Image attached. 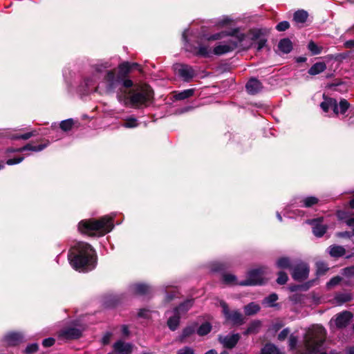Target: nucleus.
Segmentation results:
<instances>
[{
	"label": "nucleus",
	"instance_id": "obj_63",
	"mask_svg": "<svg viewBox=\"0 0 354 354\" xmlns=\"http://www.w3.org/2000/svg\"><path fill=\"white\" fill-rule=\"evenodd\" d=\"M337 215L341 220L347 218V213L344 211H338Z\"/></svg>",
	"mask_w": 354,
	"mask_h": 354
},
{
	"label": "nucleus",
	"instance_id": "obj_23",
	"mask_svg": "<svg viewBox=\"0 0 354 354\" xmlns=\"http://www.w3.org/2000/svg\"><path fill=\"white\" fill-rule=\"evenodd\" d=\"M150 287L145 283H135L131 286L130 290L132 293L144 295L149 292Z\"/></svg>",
	"mask_w": 354,
	"mask_h": 354
},
{
	"label": "nucleus",
	"instance_id": "obj_24",
	"mask_svg": "<svg viewBox=\"0 0 354 354\" xmlns=\"http://www.w3.org/2000/svg\"><path fill=\"white\" fill-rule=\"evenodd\" d=\"M49 143L50 142L48 141H47L46 143L42 144V145H39L38 146H33L31 144H27L26 145H25L23 147L18 148V149H13V150H10V151H19V152H21V151H32L38 152V151H42L46 147H47L48 146Z\"/></svg>",
	"mask_w": 354,
	"mask_h": 354
},
{
	"label": "nucleus",
	"instance_id": "obj_30",
	"mask_svg": "<svg viewBox=\"0 0 354 354\" xmlns=\"http://www.w3.org/2000/svg\"><path fill=\"white\" fill-rule=\"evenodd\" d=\"M326 68V65L324 62H317L313 64L308 70V73L312 75H315L324 71Z\"/></svg>",
	"mask_w": 354,
	"mask_h": 354
},
{
	"label": "nucleus",
	"instance_id": "obj_48",
	"mask_svg": "<svg viewBox=\"0 0 354 354\" xmlns=\"http://www.w3.org/2000/svg\"><path fill=\"white\" fill-rule=\"evenodd\" d=\"M288 279V277L286 272H279L278 273V277L277 279V283H279L280 285H283L287 282Z\"/></svg>",
	"mask_w": 354,
	"mask_h": 354
},
{
	"label": "nucleus",
	"instance_id": "obj_51",
	"mask_svg": "<svg viewBox=\"0 0 354 354\" xmlns=\"http://www.w3.org/2000/svg\"><path fill=\"white\" fill-rule=\"evenodd\" d=\"M289 26L290 24L287 21H283L277 25L276 29L278 31H285L289 28Z\"/></svg>",
	"mask_w": 354,
	"mask_h": 354
},
{
	"label": "nucleus",
	"instance_id": "obj_22",
	"mask_svg": "<svg viewBox=\"0 0 354 354\" xmlns=\"http://www.w3.org/2000/svg\"><path fill=\"white\" fill-rule=\"evenodd\" d=\"M319 202V199L315 196H306L297 198L295 202L299 207H310Z\"/></svg>",
	"mask_w": 354,
	"mask_h": 354
},
{
	"label": "nucleus",
	"instance_id": "obj_28",
	"mask_svg": "<svg viewBox=\"0 0 354 354\" xmlns=\"http://www.w3.org/2000/svg\"><path fill=\"white\" fill-rule=\"evenodd\" d=\"M279 49L283 53H289L292 49V42L289 39H283L278 44Z\"/></svg>",
	"mask_w": 354,
	"mask_h": 354
},
{
	"label": "nucleus",
	"instance_id": "obj_36",
	"mask_svg": "<svg viewBox=\"0 0 354 354\" xmlns=\"http://www.w3.org/2000/svg\"><path fill=\"white\" fill-rule=\"evenodd\" d=\"M308 12L304 10H297L294 14V20L296 23H304L308 18Z\"/></svg>",
	"mask_w": 354,
	"mask_h": 354
},
{
	"label": "nucleus",
	"instance_id": "obj_47",
	"mask_svg": "<svg viewBox=\"0 0 354 354\" xmlns=\"http://www.w3.org/2000/svg\"><path fill=\"white\" fill-rule=\"evenodd\" d=\"M36 131H32V132H29V133H24V134H21V135H14V136H12L10 138L12 139H22V140H28L30 138H31L32 136L36 135Z\"/></svg>",
	"mask_w": 354,
	"mask_h": 354
},
{
	"label": "nucleus",
	"instance_id": "obj_61",
	"mask_svg": "<svg viewBox=\"0 0 354 354\" xmlns=\"http://www.w3.org/2000/svg\"><path fill=\"white\" fill-rule=\"evenodd\" d=\"M346 223L349 227H353L352 234L354 236V218H348L346 220Z\"/></svg>",
	"mask_w": 354,
	"mask_h": 354
},
{
	"label": "nucleus",
	"instance_id": "obj_6",
	"mask_svg": "<svg viewBox=\"0 0 354 354\" xmlns=\"http://www.w3.org/2000/svg\"><path fill=\"white\" fill-rule=\"evenodd\" d=\"M326 330L322 326H317L308 333L304 338L306 354H313L319 351L325 340Z\"/></svg>",
	"mask_w": 354,
	"mask_h": 354
},
{
	"label": "nucleus",
	"instance_id": "obj_54",
	"mask_svg": "<svg viewBox=\"0 0 354 354\" xmlns=\"http://www.w3.org/2000/svg\"><path fill=\"white\" fill-rule=\"evenodd\" d=\"M23 160H24V157H18L16 158H10V159L7 160L6 164L8 165H12L20 163L21 162L23 161Z\"/></svg>",
	"mask_w": 354,
	"mask_h": 354
},
{
	"label": "nucleus",
	"instance_id": "obj_49",
	"mask_svg": "<svg viewBox=\"0 0 354 354\" xmlns=\"http://www.w3.org/2000/svg\"><path fill=\"white\" fill-rule=\"evenodd\" d=\"M342 279V277L339 276L334 277L326 283V286L328 288L334 287L339 284L341 282Z\"/></svg>",
	"mask_w": 354,
	"mask_h": 354
},
{
	"label": "nucleus",
	"instance_id": "obj_41",
	"mask_svg": "<svg viewBox=\"0 0 354 354\" xmlns=\"http://www.w3.org/2000/svg\"><path fill=\"white\" fill-rule=\"evenodd\" d=\"M277 299V295L275 293H272L264 298V299L263 300V304L267 305L268 306L270 307H272L275 306L274 303Z\"/></svg>",
	"mask_w": 354,
	"mask_h": 354
},
{
	"label": "nucleus",
	"instance_id": "obj_9",
	"mask_svg": "<svg viewBox=\"0 0 354 354\" xmlns=\"http://www.w3.org/2000/svg\"><path fill=\"white\" fill-rule=\"evenodd\" d=\"M249 37L252 40V47L254 46L258 51L261 50L267 42L263 32L260 29H251L249 30Z\"/></svg>",
	"mask_w": 354,
	"mask_h": 354
},
{
	"label": "nucleus",
	"instance_id": "obj_26",
	"mask_svg": "<svg viewBox=\"0 0 354 354\" xmlns=\"http://www.w3.org/2000/svg\"><path fill=\"white\" fill-rule=\"evenodd\" d=\"M353 299V295L350 292H339L334 297L335 303L337 305H342L343 304L350 301Z\"/></svg>",
	"mask_w": 354,
	"mask_h": 354
},
{
	"label": "nucleus",
	"instance_id": "obj_33",
	"mask_svg": "<svg viewBox=\"0 0 354 354\" xmlns=\"http://www.w3.org/2000/svg\"><path fill=\"white\" fill-rule=\"evenodd\" d=\"M260 354H282L279 349L272 344H266L261 349Z\"/></svg>",
	"mask_w": 354,
	"mask_h": 354
},
{
	"label": "nucleus",
	"instance_id": "obj_13",
	"mask_svg": "<svg viewBox=\"0 0 354 354\" xmlns=\"http://www.w3.org/2000/svg\"><path fill=\"white\" fill-rule=\"evenodd\" d=\"M322 218L308 220L306 221L307 223L313 225V232L317 237H322L327 230V226L322 225Z\"/></svg>",
	"mask_w": 354,
	"mask_h": 354
},
{
	"label": "nucleus",
	"instance_id": "obj_56",
	"mask_svg": "<svg viewBox=\"0 0 354 354\" xmlns=\"http://www.w3.org/2000/svg\"><path fill=\"white\" fill-rule=\"evenodd\" d=\"M55 344V339L53 337H48L46 339H44L42 342V345L44 347H50L53 346Z\"/></svg>",
	"mask_w": 354,
	"mask_h": 354
},
{
	"label": "nucleus",
	"instance_id": "obj_55",
	"mask_svg": "<svg viewBox=\"0 0 354 354\" xmlns=\"http://www.w3.org/2000/svg\"><path fill=\"white\" fill-rule=\"evenodd\" d=\"M343 274L348 277L354 276V266L344 268Z\"/></svg>",
	"mask_w": 354,
	"mask_h": 354
},
{
	"label": "nucleus",
	"instance_id": "obj_27",
	"mask_svg": "<svg viewBox=\"0 0 354 354\" xmlns=\"http://www.w3.org/2000/svg\"><path fill=\"white\" fill-rule=\"evenodd\" d=\"M124 122L121 126L127 129L136 128L139 125L137 118L134 116H129L123 118Z\"/></svg>",
	"mask_w": 354,
	"mask_h": 354
},
{
	"label": "nucleus",
	"instance_id": "obj_8",
	"mask_svg": "<svg viewBox=\"0 0 354 354\" xmlns=\"http://www.w3.org/2000/svg\"><path fill=\"white\" fill-rule=\"evenodd\" d=\"M227 40L218 42L213 49L216 55H222L232 52L237 48L236 43L233 37H228Z\"/></svg>",
	"mask_w": 354,
	"mask_h": 354
},
{
	"label": "nucleus",
	"instance_id": "obj_59",
	"mask_svg": "<svg viewBox=\"0 0 354 354\" xmlns=\"http://www.w3.org/2000/svg\"><path fill=\"white\" fill-rule=\"evenodd\" d=\"M112 337V333L110 332H106L102 339V342L103 344H108L110 342L111 338Z\"/></svg>",
	"mask_w": 354,
	"mask_h": 354
},
{
	"label": "nucleus",
	"instance_id": "obj_35",
	"mask_svg": "<svg viewBox=\"0 0 354 354\" xmlns=\"http://www.w3.org/2000/svg\"><path fill=\"white\" fill-rule=\"evenodd\" d=\"M260 310L259 306L254 303L251 302L244 307V312L247 315H252L256 314Z\"/></svg>",
	"mask_w": 354,
	"mask_h": 354
},
{
	"label": "nucleus",
	"instance_id": "obj_17",
	"mask_svg": "<svg viewBox=\"0 0 354 354\" xmlns=\"http://www.w3.org/2000/svg\"><path fill=\"white\" fill-rule=\"evenodd\" d=\"M133 346L130 343L119 340L113 344V351L118 354H131Z\"/></svg>",
	"mask_w": 354,
	"mask_h": 354
},
{
	"label": "nucleus",
	"instance_id": "obj_39",
	"mask_svg": "<svg viewBox=\"0 0 354 354\" xmlns=\"http://www.w3.org/2000/svg\"><path fill=\"white\" fill-rule=\"evenodd\" d=\"M233 20L228 16H223L222 17L217 19L216 25L218 27L223 28L232 24Z\"/></svg>",
	"mask_w": 354,
	"mask_h": 354
},
{
	"label": "nucleus",
	"instance_id": "obj_52",
	"mask_svg": "<svg viewBox=\"0 0 354 354\" xmlns=\"http://www.w3.org/2000/svg\"><path fill=\"white\" fill-rule=\"evenodd\" d=\"M289 347L291 350L295 349L298 342V339L296 336L290 335L289 337Z\"/></svg>",
	"mask_w": 354,
	"mask_h": 354
},
{
	"label": "nucleus",
	"instance_id": "obj_7",
	"mask_svg": "<svg viewBox=\"0 0 354 354\" xmlns=\"http://www.w3.org/2000/svg\"><path fill=\"white\" fill-rule=\"evenodd\" d=\"M267 273V269L259 268L248 272L247 279L240 281L241 286H257L264 283L263 276Z\"/></svg>",
	"mask_w": 354,
	"mask_h": 354
},
{
	"label": "nucleus",
	"instance_id": "obj_46",
	"mask_svg": "<svg viewBox=\"0 0 354 354\" xmlns=\"http://www.w3.org/2000/svg\"><path fill=\"white\" fill-rule=\"evenodd\" d=\"M349 107L348 102L342 99L340 100L339 104H338V111L339 113L344 114L346 113V111L348 110Z\"/></svg>",
	"mask_w": 354,
	"mask_h": 354
},
{
	"label": "nucleus",
	"instance_id": "obj_29",
	"mask_svg": "<svg viewBox=\"0 0 354 354\" xmlns=\"http://www.w3.org/2000/svg\"><path fill=\"white\" fill-rule=\"evenodd\" d=\"M194 300L193 299H187L183 303L180 304L178 307L175 308L174 310H177L179 313L183 315L185 314L193 306Z\"/></svg>",
	"mask_w": 354,
	"mask_h": 354
},
{
	"label": "nucleus",
	"instance_id": "obj_50",
	"mask_svg": "<svg viewBox=\"0 0 354 354\" xmlns=\"http://www.w3.org/2000/svg\"><path fill=\"white\" fill-rule=\"evenodd\" d=\"M38 350V344L36 343L29 344L25 349L26 354H32Z\"/></svg>",
	"mask_w": 354,
	"mask_h": 354
},
{
	"label": "nucleus",
	"instance_id": "obj_4",
	"mask_svg": "<svg viewBox=\"0 0 354 354\" xmlns=\"http://www.w3.org/2000/svg\"><path fill=\"white\" fill-rule=\"evenodd\" d=\"M153 97V91L149 85L137 86L129 93L127 104L131 107L141 109L148 106Z\"/></svg>",
	"mask_w": 354,
	"mask_h": 354
},
{
	"label": "nucleus",
	"instance_id": "obj_19",
	"mask_svg": "<svg viewBox=\"0 0 354 354\" xmlns=\"http://www.w3.org/2000/svg\"><path fill=\"white\" fill-rule=\"evenodd\" d=\"M320 106L325 112L328 111L331 109L336 115L339 113L338 104L335 99L324 97V100L320 104Z\"/></svg>",
	"mask_w": 354,
	"mask_h": 354
},
{
	"label": "nucleus",
	"instance_id": "obj_10",
	"mask_svg": "<svg viewBox=\"0 0 354 354\" xmlns=\"http://www.w3.org/2000/svg\"><path fill=\"white\" fill-rule=\"evenodd\" d=\"M221 306L222 307L223 313L224 314L226 319L232 322L234 324L237 325H241L244 322L243 316L240 312L237 310L230 312L227 304L224 301L221 302Z\"/></svg>",
	"mask_w": 354,
	"mask_h": 354
},
{
	"label": "nucleus",
	"instance_id": "obj_5",
	"mask_svg": "<svg viewBox=\"0 0 354 354\" xmlns=\"http://www.w3.org/2000/svg\"><path fill=\"white\" fill-rule=\"evenodd\" d=\"M225 37H231L235 39L237 48L243 50H248L252 48V40L249 37V31L244 33L240 31L239 28H236L229 31H222L213 34L207 37V40H219Z\"/></svg>",
	"mask_w": 354,
	"mask_h": 354
},
{
	"label": "nucleus",
	"instance_id": "obj_18",
	"mask_svg": "<svg viewBox=\"0 0 354 354\" xmlns=\"http://www.w3.org/2000/svg\"><path fill=\"white\" fill-rule=\"evenodd\" d=\"M167 314H171L167 320V326L171 330H176L179 325L181 315L177 310L167 312Z\"/></svg>",
	"mask_w": 354,
	"mask_h": 354
},
{
	"label": "nucleus",
	"instance_id": "obj_15",
	"mask_svg": "<svg viewBox=\"0 0 354 354\" xmlns=\"http://www.w3.org/2000/svg\"><path fill=\"white\" fill-rule=\"evenodd\" d=\"M240 336L239 334H233L226 336H219V342L224 347L232 348L236 346L239 342Z\"/></svg>",
	"mask_w": 354,
	"mask_h": 354
},
{
	"label": "nucleus",
	"instance_id": "obj_20",
	"mask_svg": "<svg viewBox=\"0 0 354 354\" xmlns=\"http://www.w3.org/2000/svg\"><path fill=\"white\" fill-rule=\"evenodd\" d=\"M246 90L249 94L255 95L262 89V84L256 78L250 79L245 85Z\"/></svg>",
	"mask_w": 354,
	"mask_h": 354
},
{
	"label": "nucleus",
	"instance_id": "obj_62",
	"mask_svg": "<svg viewBox=\"0 0 354 354\" xmlns=\"http://www.w3.org/2000/svg\"><path fill=\"white\" fill-rule=\"evenodd\" d=\"M353 234L349 232H342L337 234L339 237L342 238H351Z\"/></svg>",
	"mask_w": 354,
	"mask_h": 354
},
{
	"label": "nucleus",
	"instance_id": "obj_11",
	"mask_svg": "<svg viewBox=\"0 0 354 354\" xmlns=\"http://www.w3.org/2000/svg\"><path fill=\"white\" fill-rule=\"evenodd\" d=\"M292 270V277L296 281H304L308 277L309 267L305 263H297Z\"/></svg>",
	"mask_w": 354,
	"mask_h": 354
},
{
	"label": "nucleus",
	"instance_id": "obj_34",
	"mask_svg": "<svg viewBox=\"0 0 354 354\" xmlns=\"http://www.w3.org/2000/svg\"><path fill=\"white\" fill-rule=\"evenodd\" d=\"M261 326V322L260 321H254L250 324L248 329L245 331L244 334L248 335L257 333L259 331Z\"/></svg>",
	"mask_w": 354,
	"mask_h": 354
},
{
	"label": "nucleus",
	"instance_id": "obj_60",
	"mask_svg": "<svg viewBox=\"0 0 354 354\" xmlns=\"http://www.w3.org/2000/svg\"><path fill=\"white\" fill-rule=\"evenodd\" d=\"M224 269V265L221 263H215L212 268L214 272H218Z\"/></svg>",
	"mask_w": 354,
	"mask_h": 354
},
{
	"label": "nucleus",
	"instance_id": "obj_38",
	"mask_svg": "<svg viewBox=\"0 0 354 354\" xmlns=\"http://www.w3.org/2000/svg\"><path fill=\"white\" fill-rule=\"evenodd\" d=\"M223 283L228 285H240V281H238L236 277L234 274H225L222 277Z\"/></svg>",
	"mask_w": 354,
	"mask_h": 354
},
{
	"label": "nucleus",
	"instance_id": "obj_53",
	"mask_svg": "<svg viewBox=\"0 0 354 354\" xmlns=\"http://www.w3.org/2000/svg\"><path fill=\"white\" fill-rule=\"evenodd\" d=\"M177 354H194V351L189 346H185L179 349Z\"/></svg>",
	"mask_w": 354,
	"mask_h": 354
},
{
	"label": "nucleus",
	"instance_id": "obj_2",
	"mask_svg": "<svg viewBox=\"0 0 354 354\" xmlns=\"http://www.w3.org/2000/svg\"><path fill=\"white\" fill-rule=\"evenodd\" d=\"M71 266L79 272H88L93 270L97 264L95 251L85 242L77 243L68 254Z\"/></svg>",
	"mask_w": 354,
	"mask_h": 354
},
{
	"label": "nucleus",
	"instance_id": "obj_25",
	"mask_svg": "<svg viewBox=\"0 0 354 354\" xmlns=\"http://www.w3.org/2000/svg\"><path fill=\"white\" fill-rule=\"evenodd\" d=\"M329 254L335 258L343 257L346 254V250L343 246L332 245L328 248Z\"/></svg>",
	"mask_w": 354,
	"mask_h": 354
},
{
	"label": "nucleus",
	"instance_id": "obj_1",
	"mask_svg": "<svg viewBox=\"0 0 354 354\" xmlns=\"http://www.w3.org/2000/svg\"><path fill=\"white\" fill-rule=\"evenodd\" d=\"M136 64L127 62L120 64L119 72L113 68V65L108 60H99L91 66V75L84 77L80 85V91L84 94L98 92L102 84L107 93H113L120 85L129 88L133 86V81L126 77L132 66Z\"/></svg>",
	"mask_w": 354,
	"mask_h": 354
},
{
	"label": "nucleus",
	"instance_id": "obj_64",
	"mask_svg": "<svg viewBox=\"0 0 354 354\" xmlns=\"http://www.w3.org/2000/svg\"><path fill=\"white\" fill-rule=\"evenodd\" d=\"M177 293L178 292L176 290H174L171 294H167L166 297L167 301H170L174 297L176 296Z\"/></svg>",
	"mask_w": 354,
	"mask_h": 354
},
{
	"label": "nucleus",
	"instance_id": "obj_43",
	"mask_svg": "<svg viewBox=\"0 0 354 354\" xmlns=\"http://www.w3.org/2000/svg\"><path fill=\"white\" fill-rule=\"evenodd\" d=\"M277 266L279 268H289L290 261L288 257H281L277 260Z\"/></svg>",
	"mask_w": 354,
	"mask_h": 354
},
{
	"label": "nucleus",
	"instance_id": "obj_14",
	"mask_svg": "<svg viewBox=\"0 0 354 354\" xmlns=\"http://www.w3.org/2000/svg\"><path fill=\"white\" fill-rule=\"evenodd\" d=\"M4 342L9 346H16L24 339V336L21 333H8L4 337Z\"/></svg>",
	"mask_w": 354,
	"mask_h": 354
},
{
	"label": "nucleus",
	"instance_id": "obj_58",
	"mask_svg": "<svg viewBox=\"0 0 354 354\" xmlns=\"http://www.w3.org/2000/svg\"><path fill=\"white\" fill-rule=\"evenodd\" d=\"M150 311L146 308L140 309L138 312V316L142 318H149Z\"/></svg>",
	"mask_w": 354,
	"mask_h": 354
},
{
	"label": "nucleus",
	"instance_id": "obj_57",
	"mask_svg": "<svg viewBox=\"0 0 354 354\" xmlns=\"http://www.w3.org/2000/svg\"><path fill=\"white\" fill-rule=\"evenodd\" d=\"M290 333V330L288 328H284L283 330H281L280 332V333L278 335V339L280 340V341H283L284 340L287 336Z\"/></svg>",
	"mask_w": 354,
	"mask_h": 354
},
{
	"label": "nucleus",
	"instance_id": "obj_12",
	"mask_svg": "<svg viewBox=\"0 0 354 354\" xmlns=\"http://www.w3.org/2000/svg\"><path fill=\"white\" fill-rule=\"evenodd\" d=\"M175 71L178 75L186 82H189L194 75L192 67L185 64L175 65Z\"/></svg>",
	"mask_w": 354,
	"mask_h": 354
},
{
	"label": "nucleus",
	"instance_id": "obj_40",
	"mask_svg": "<svg viewBox=\"0 0 354 354\" xmlns=\"http://www.w3.org/2000/svg\"><path fill=\"white\" fill-rule=\"evenodd\" d=\"M74 124L75 121L72 118H70L65 120H62L60 122L59 127L62 131H68L72 129Z\"/></svg>",
	"mask_w": 354,
	"mask_h": 354
},
{
	"label": "nucleus",
	"instance_id": "obj_42",
	"mask_svg": "<svg viewBox=\"0 0 354 354\" xmlns=\"http://www.w3.org/2000/svg\"><path fill=\"white\" fill-rule=\"evenodd\" d=\"M211 329V325L209 323L206 322L200 326V327L197 330V333L201 336H203L208 334L210 332Z\"/></svg>",
	"mask_w": 354,
	"mask_h": 354
},
{
	"label": "nucleus",
	"instance_id": "obj_45",
	"mask_svg": "<svg viewBox=\"0 0 354 354\" xmlns=\"http://www.w3.org/2000/svg\"><path fill=\"white\" fill-rule=\"evenodd\" d=\"M316 268L317 274L318 275L324 274L328 270L327 265L322 261L317 262L316 263Z\"/></svg>",
	"mask_w": 354,
	"mask_h": 354
},
{
	"label": "nucleus",
	"instance_id": "obj_37",
	"mask_svg": "<svg viewBox=\"0 0 354 354\" xmlns=\"http://www.w3.org/2000/svg\"><path fill=\"white\" fill-rule=\"evenodd\" d=\"M196 331V327L194 326H188L185 327L180 336V340L183 342L186 338L190 337Z\"/></svg>",
	"mask_w": 354,
	"mask_h": 354
},
{
	"label": "nucleus",
	"instance_id": "obj_31",
	"mask_svg": "<svg viewBox=\"0 0 354 354\" xmlns=\"http://www.w3.org/2000/svg\"><path fill=\"white\" fill-rule=\"evenodd\" d=\"M212 53L213 50L212 51L211 48L208 46L205 45H199L198 47L196 48L195 51L196 55L204 57H210Z\"/></svg>",
	"mask_w": 354,
	"mask_h": 354
},
{
	"label": "nucleus",
	"instance_id": "obj_32",
	"mask_svg": "<svg viewBox=\"0 0 354 354\" xmlns=\"http://www.w3.org/2000/svg\"><path fill=\"white\" fill-rule=\"evenodd\" d=\"M195 90L194 88H189L183 91L175 93L174 97L176 100H184L192 97L194 93Z\"/></svg>",
	"mask_w": 354,
	"mask_h": 354
},
{
	"label": "nucleus",
	"instance_id": "obj_16",
	"mask_svg": "<svg viewBox=\"0 0 354 354\" xmlns=\"http://www.w3.org/2000/svg\"><path fill=\"white\" fill-rule=\"evenodd\" d=\"M352 317L353 315L351 313L348 311H344L337 315L336 318L335 319V325L338 328L346 327L351 322Z\"/></svg>",
	"mask_w": 354,
	"mask_h": 354
},
{
	"label": "nucleus",
	"instance_id": "obj_21",
	"mask_svg": "<svg viewBox=\"0 0 354 354\" xmlns=\"http://www.w3.org/2000/svg\"><path fill=\"white\" fill-rule=\"evenodd\" d=\"M81 330L75 328H68L59 333V337L64 339H77L80 337Z\"/></svg>",
	"mask_w": 354,
	"mask_h": 354
},
{
	"label": "nucleus",
	"instance_id": "obj_44",
	"mask_svg": "<svg viewBox=\"0 0 354 354\" xmlns=\"http://www.w3.org/2000/svg\"><path fill=\"white\" fill-rule=\"evenodd\" d=\"M308 50L311 52L312 55H319L322 52V47L318 46L314 41H310L308 45Z\"/></svg>",
	"mask_w": 354,
	"mask_h": 354
},
{
	"label": "nucleus",
	"instance_id": "obj_3",
	"mask_svg": "<svg viewBox=\"0 0 354 354\" xmlns=\"http://www.w3.org/2000/svg\"><path fill=\"white\" fill-rule=\"evenodd\" d=\"M113 228V217L104 216L99 220H83L78 229L81 233L89 236H102Z\"/></svg>",
	"mask_w": 354,
	"mask_h": 354
}]
</instances>
